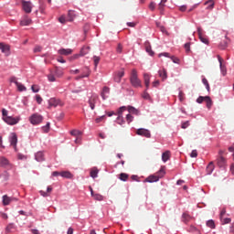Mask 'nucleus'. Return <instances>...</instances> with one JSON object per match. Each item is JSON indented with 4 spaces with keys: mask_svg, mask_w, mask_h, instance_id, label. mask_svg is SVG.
<instances>
[{
    "mask_svg": "<svg viewBox=\"0 0 234 234\" xmlns=\"http://www.w3.org/2000/svg\"><path fill=\"white\" fill-rule=\"evenodd\" d=\"M63 69L55 67L51 69L50 73L48 75V81L54 82L56 81V78H61L63 76Z\"/></svg>",
    "mask_w": 234,
    "mask_h": 234,
    "instance_id": "f257e3e1",
    "label": "nucleus"
},
{
    "mask_svg": "<svg viewBox=\"0 0 234 234\" xmlns=\"http://www.w3.org/2000/svg\"><path fill=\"white\" fill-rule=\"evenodd\" d=\"M165 176V166H163L155 175H152L148 176L145 179V182H149V183L158 182V180H160V178H164Z\"/></svg>",
    "mask_w": 234,
    "mask_h": 234,
    "instance_id": "f03ea898",
    "label": "nucleus"
},
{
    "mask_svg": "<svg viewBox=\"0 0 234 234\" xmlns=\"http://www.w3.org/2000/svg\"><path fill=\"white\" fill-rule=\"evenodd\" d=\"M130 81H131L133 87H135V88L142 87V80H140V79H138V72L136 71V69L132 70Z\"/></svg>",
    "mask_w": 234,
    "mask_h": 234,
    "instance_id": "7ed1b4c3",
    "label": "nucleus"
},
{
    "mask_svg": "<svg viewBox=\"0 0 234 234\" xmlns=\"http://www.w3.org/2000/svg\"><path fill=\"white\" fill-rule=\"evenodd\" d=\"M29 122L32 125H39L43 122V116L39 113H34L30 116Z\"/></svg>",
    "mask_w": 234,
    "mask_h": 234,
    "instance_id": "20e7f679",
    "label": "nucleus"
},
{
    "mask_svg": "<svg viewBox=\"0 0 234 234\" xmlns=\"http://www.w3.org/2000/svg\"><path fill=\"white\" fill-rule=\"evenodd\" d=\"M63 105H65V102L60 99L51 98L48 100V109H50V107H63Z\"/></svg>",
    "mask_w": 234,
    "mask_h": 234,
    "instance_id": "39448f33",
    "label": "nucleus"
},
{
    "mask_svg": "<svg viewBox=\"0 0 234 234\" xmlns=\"http://www.w3.org/2000/svg\"><path fill=\"white\" fill-rule=\"evenodd\" d=\"M100 101V97H98V94L93 93L88 103L91 109V111H94V109H96V103H98Z\"/></svg>",
    "mask_w": 234,
    "mask_h": 234,
    "instance_id": "423d86ee",
    "label": "nucleus"
},
{
    "mask_svg": "<svg viewBox=\"0 0 234 234\" xmlns=\"http://www.w3.org/2000/svg\"><path fill=\"white\" fill-rule=\"evenodd\" d=\"M217 165L219 166L220 169H226V167H228V160L224 155L218 156Z\"/></svg>",
    "mask_w": 234,
    "mask_h": 234,
    "instance_id": "0eeeda50",
    "label": "nucleus"
},
{
    "mask_svg": "<svg viewBox=\"0 0 234 234\" xmlns=\"http://www.w3.org/2000/svg\"><path fill=\"white\" fill-rule=\"evenodd\" d=\"M19 120H21L19 117H4V122L7 123V125H17V123H19Z\"/></svg>",
    "mask_w": 234,
    "mask_h": 234,
    "instance_id": "6e6552de",
    "label": "nucleus"
},
{
    "mask_svg": "<svg viewBox=\"0 0 234 234\" xmlns=\"http://www.w3.org/2000/svg\"><path fill=\"white\" fill-rule=\"evenodd\" d=\"M135 134H138V136H144V138H151V132L145 128L137 129Z\"/></svg>",
    "mask_w": 234,
    "mask_h": 234,
    "instance_id": "1a4fd4ad",
    "label": "nucleus"
},
{
    "mask_svg": "<svg viewBox=\"0 0 234 234\" xmlns=\"http://www.w3.org/2000/svg\"><path fill=\"white\" fill-rule=\"evenodd\" d=\"M125 110V106H122L118 111L117 123L119 125H123V123H125V121L123 120V111Z\"/></svg>",
    "mask_w": 234,
    "mask_h": 234,
    "instance_id": "9d476101",
    "label": "nucleus"
},
{
    "mask_svg": "<svg viewBox=\"0 0 234 234\" xmlns=\"http://www.w3.org/2000/svg\"><path fill=\"white\" fill-rule=\"evenodd\" d=\"M3 206H10L11 202H17L16 197H10L6 195L2 197Z\"/></svg>",
    "mask_w": 234,
    "mask_h": 234,
    "instance_id": "9b49d317",
    "label": "nucleus"
},
{
    "mask_svg": "<svg viewBox=\"0 0 234 234\" xmlns=\"http://www.w3.org/2000/svg\"><path fill=\"white\" fill-rule=\"evenodd\" d=\"M0 167H5V169H12V165L6 157H0Z\"/></svg>",
    "mask_w": 234,
    "mask_h": 234,
    "instance_id": "f8f14e48",
    "label": "nucleus"
},
{
    "mask_svg": "<svg viewBox=\"0 0 234 234\" xmlns=\"http://www.w3.org/2000/svg\"><path fill=\"white\" fill-rule=\"evenodd\" d=\"M22 8H23L24 12H26V14H30L32 12V3L23 1L22 2Z\"/></svg>",
    "mask_w": 234,
    "mask_h": 234,
    "instance_id": "ddd939ff",
    "label": "nucleus"
},
{
    "mask_svg": "<svg viewBox=\"0 0 234 234\" xmlns=\"http://www.w3.org/2000/svg\"><path fill=\"white\" fill-rule=\"evenodd\" d=\"M122 76H125V71H123V69L120 70V71H117L114 75V81L116 83H120V81H122Z\"/></svg>",
    "mask_w": 234,
    "mask_h": 234,
    "instance_id": "4468645a",
    "label": "nucleus"
},
{
    "mask_svg": "<svg viewBox=\"0 0 234 234\" xmlns=\"http://www.w3.org/2000/svg\"><path fill=\"white\" fill-rule=\"evenodd\" d=\"M28 25H32V19L28 18L27 16H25L21 20H20V26L21 27H28Z\"/></svg>",
    "mask_w": 234,
    "mask_h": 234,
    "instance_id": "2eb2a0df",
    "label": "nucleus"
},
{
    "mask_svg": "<svg viewBox=\"0 0 234 234\" xmlns=\"http://www.w3.org/2000/svg\"><path fill=\"white\" fill-rule=\"evenodd\" d=\"M9 142H10V144L12 145V147H14V149H16V147L17 145V135L15 133H11Z\"/></svg>",
    "mask_w": 234,
    "mask_h": 234,
    "instance_id": "dca6fc26",
    "label": "nucleus"
},
{
    "mask_svg": "<svg viewBox=\"0 0 234 234\" xmlns=\"http://www.w3.org/2000/svg\"><path fill=\"white\" fill-rule=\"evenodd\" d=\"M0 50L3 52V54H5V56L10 55V46H8V45L0 43Z\"/></svg>",
    "mask_w": 234,
    "mask_h": 234,
    "instance_id": "f3484780",
    "label": "nucleus"
},
{
    "mask_svg": "<svg viewBox=\"0 0 234 234\" xmlns=\"http://www.w3.org/2000/svg\"><path fill=\"white\" fill-rule=\"evenodd\" d=\"M89 76H90V69H89V68H85L83 74L76 77L75 80L78 81L79 80H83V78H89Z\"/></svg>",
    "mask_w": 234,
    "mask_h": 234,
    "instance_id": "a211bd4d",
    "label": "nucleus"
},
{
    "mask_svg": "<svg viewBox=\"0 0 234 234\" xmlns=\"http://www.w3.org/2000/svg\"><path fill=\"white\" fill-rule=\"evenodd\" d=\"M58 54H59V56H70V54H72V49L71 48H60L58 50Z\"/></svg>",
    "mask_w": 234,
    "mask_h": 234,
    "instance_id": "6ab92c4d",
    "label": "nucleus"
},
{
    "mask_svg": "<svg viewBox=\"0 0 234 234\" xmlns=\"http://www.w3.org/2000/svg\"><path fill=\"white\" fill-rule=\"evenodd\" d=\"M197 34L202 43H204L205 45H207L209 43V40H207V37L202 36V29L200 27L197 28Z\"/></svg>",
    "mask_w": 234,
    "mask_h": 234,
    "instance_id": "aec40b11",
    "label": "nucleus"
},
{
    "mask_svg": "<svg viewBox=\"0 0 234 234\" xmlns=\"http://www.w3.org/2000/svg\"><path fill=\"white\" fill-rule=\"evenodd\" d=\"M218 62H219V67H220V70H221V74L222 76H226V74H228V70L226 69V66H224L222 64V58L220 56H218Z\"/></svg>",
    "mask_w": 234,
    "mask_h": 234,
    "instance_id": "412c9836",
    "label": "nucleus"
},
{
    "mask_svg": "<svg viewBox=\"0 0 234 234\" xmlns=\"http://www.w3.org/2000/svg\"><path fill=\"white\" fill-rule=\"evenodd\" d=\"M35 160H37V162H45V154L43 152H37L35 154Z\"/></svg>",
    "mask_w": 234,
    "mask_h": 234,
    "instance_id": "4be33fe9",
    "label": "nucleus"
},
{
    "mask_svg": "<svg viewBox=\"0 0 234 234\" xmlns=\"http://www.w3.org/2000/svg\"><path fill=\"white\" fill-rule=\"evenodd\" d=\"M144 85L146 89H149V85L151 83V76L147 73L144 74Z\"/></svg>",
    "mask_w": 234,
    "mask_h": 234,
    "instance_id": "5701e85b",
    "label": "nucleus"
},
{
    "mask_svg": "<svg viewBox=\"0 0 234 234\" xmlns=\"http://www.w3.org/2000/svg\"><path fill=\"white\" fill-rule=\"evenodd\" d=\"M110 91L111 90L109 89V87L107 86L103 87L102 91L101 93L102 100H107L106 94H109Z\"/></svg>",
    "mask_w": 234,
    "mask_h": 234,
    "instance_id": "b1692460",
    "label": "nucleus"
},
{
    "mask_svg": "<svg viewBox=\"0 0 234 234\" xmlns=\"http://www.w3.org/2000/svg\"><path fill=\"white\" fill-rule=\"evenodd\" d=\"M171 158V152L170 151H165V153L162 154V160L163 162H167Z\"/></svg>",
    "mask_w": 234,
    "mask_h": 234,
    "instance_id": "393cba45",
    "label": "nucleus"
},
{
    "mask_svg": "<svg viewBox=\"0 0 234 234\" xmlns=\"http://www.w3.org/2000/svg\"><path fill=\"white\" fill-rule=\"evenodd\" d=\"M215 171V165L213 162H210L208 165L207 166V174L211 175Z\"/></svg>",
    "mask_w": 234,
    "mask_h": 234,
    "instance_id": "a878e982",
    "label": "nucleus"
},
{
    "mask_svg": "<svg viewBox=\"0 0 234 234\" xmlns=\"http://www.w3.org/2000/svg\"><path fill=\"white\" fill-rule=\"evenodd\" d=\"M159 78H162L163 81L167 80V71L165 69H161L158 71Z\"/></svg>",
    "mask_w": 234,
    "mask_h": 234,
    "instance_id": "bb28decb",
    "label": "nucleus"
},
{
    "mask_svg": "<svg viewBox=\"0 0 234 234\" xmlns=\"http://www.w3.org/2000/svg\"><path fill=\"white\" fill-rule=\"evenodd\" d=\"M193 218L189 216V214L187 213H183L182 215V220L185 222V224H187V222H189L190 220H192Z\"/></svg>",
    "mask_w": 234,
    "mask_h": 234,
    "instance_id": "cd10ccee",
    "label": "nucleus"
},
{
    "mask_svg": "<svg viewBox=\"0 0 234 234\" xmlns=\"http://www.w3.org/2000/svg\"><path fill=\"white\" fill-rule=\"evenodd\" d=\"M89 52H90V47H89V46L83 47L80 50V56H87V54H89Z\"/></svg>",
    "mask_w": 234,
    "mask_h": 234,
    "instance_id": "c85d7f7f",
    "label": "nucleus"
},
{
    "mask_svg": "<svg viewBox=\"0 0 234 234\" xmlns=\"http://www.w3.org/2000/svg\"><path fill=\"white\" fill-rule=\"evenodd\" d=\"M145 50L150 56H154V52L151 48V44L149 42H145Z\"/></svg>",
    "mask_w": 234,
    "mask_h": 234,
    "instance_id": "c756f323",
    "label": "nucleus"
},
{
    "mask_svg": "<svg viewBox=\"0 0 234 234\" xmlns=\"http://www.w3.org/2000/svg\"><path fill=\"white\" fill-rule=\"evenodd\" d=\"M98 173H100V170H98V168L94 167L90 170V176L91 178H98Z\"/></svg>",
    "mask_w": 234,
    "mask_h": 234,
    "instance_id": "7c9ffc66",
    "label": "nucleus"
},
{
    "mask_svg": "<svg viewBox=\"0 0 234 234\" xmlns=\"http://www.w3.org/2000/svg\"><path fill=\"white\" fill-rule=\"evenodd\" d=\"M205 101L207 109H211V106L213 105V101H211V98L209 96H205Z\"/></svg>",
    "mask_w": 234,
    "mask_h": 234,
    "instance_id": "2f4dec72",
    "label": "nucleus"
},
{
    "mask_svg": "<svg viewBox=\"0 0 234 234\" xmlns=\"http://www.w3.org/2000/svg\"><path fill=\"white\" fill-rule=\"evenodd\" d=\"M119 179L122 180V182H127V180H129V176L125 173H121L119 175Z\"/></svg>",
    "mask_w": 234,
    "mask_h": 234,
    "instance_id": "473e14b6",
    "label": "nucleus"
},
{
    "mask_svg": "<svg viewBox=\"0 0 234 234\" xmlns=\"http://www.w3.org/2000/svg\"><path fill=\"white\" fill-rule=\"evenodd\" d=\"M60 176L63 178H72V175L69 171L60 172Z\"/></svg>",
    "mask_w": 234,
    "mask_h": 234,
    "instance_id": "72a5a7b5",
    "label": "nucleus"
},
{
    "mask_svg": "<svg viewBox=\"0 0 234 234\" xmlns=\"http://www.w3.org/2000/svg\"><path fill=\"white\" fill-rule=\"evenodd\" d=\"M205 5H207V9L212 10V8H214L215 6V2H213V0H208L207 2H205Z\"/></svg>",
    "mask_w": 234,
    "mask_h": 234,
    "instance_id": "f704fd0d",
    "label": "nucleus"
},
{
    "mask_svg": "<svg viewBox=\"0 0 234 234\" xmlns=\"http://www.w3.org/2000/svg\"><path fill=\"white\" fill-rule=\"evenodd\" d=\"M0 178L4 180V182H6L8 178H10V174H8L6 171H5L2 175H0Z\"/></svg>",
    "mask_w": 234,
    "mask_h": 234,
    "instance_id": "c9c22d12",
    "label": "nucleus"
},
{
    "mask_svg": "<svg viewBox=\"0 0 234 234\" xmlns=\"http://www.w3.org/2000/svg\"><path fill=\"white\" fill-rule=\"evenodd\" d=\"M128 112L131 113V114H136L138 115L139 112L136 108L133 107V106H129L128 107Z\"/></svg>",
    "mask_w": 234,
    "mask_h": 234,
    "instance_id": "e433bc0d",
    "label": "nucleus"
},
{
    "mask_svg": "<svg viewBox=\"0 0 234 234\" xmlns=\"http://www.w3.org/2000/svg\"><path fill=\"white\" fill-rule=\"evenodd\" d=\"M16 87H17V90H19V92H23L25 90H27V87H25V85L21 84V83H16Z\"/></svg>",
    "mask_w": 234,
    "mask_h": 234,
    "instance_id": "4c0bfd02",
    "label": "nucleus"
},
{
    "mask_svg": "<svg viewBox=\"0 0 234 234\" xmlns=\"http://www.w3.org/2000/svg\"><path fill=\"white\" fill-rule=\"evenodd\" d=\"M202 83H203V85H205V87H206L207 92H209L210 88H209V82L207 81V79L203 78V79H202Z\"/></svg>",
    "mask_w": 234,
    "mask_h": 234,
    "instance_id": "58836bf2",
    "label": "nucleus"
},
{
    "mask_svg": "<svg viewBox=\"0 0 234 234\" xmlns=\"http://www.w3.org/2000/svg\"><path fill=\"white\" fill-rule=\"evenodd\" d=\"M71 136H76L77 138L81 135V132L79 130H72L70 132Z\"/></svg>",
    "mask_w": 234,
    "mask_h": 234,
    "instance_id": "ea45409f",
    "label": "nucleus"
},
{
    "mask_svg": "<svg viewBox=\"0 0 234 234\" xmlns=\"http://www.w3.org/2000/svg\"><path fill=\"white\" fill-rule=\"evenodd\" d=\"M94 200H98L99 202H101L103 200V197L101 194H95L92 196Z\"/></svg>",
    "mask_w": 234,
    "mask_h": 234,
    "instance_id": "a19ab883",
    "label": "nucleus"
},
{
    "mask_svg": "<svg viewBox=\"0 0 234 234\" xmlns=\"http://www.w3.org/2000/svg\"><path fill=\"white\" fill-rule=\"evenodd\" d=\"M207 228H210L211 229H215V221L213 219H210L207 222Z\"/></svg>",
    "mask_w": 234,
    "mask_h": 234,
    "instance_id": "79ce46f5",
    "label": "nucleus"
},
{
    "mask_svg": "<svg viewBox=\"0 0 234 234\" xmlns=\"http://www.w3.org/2000/svg\"><path fill=\"white\" fill-rule=\"evenodd\" d=\"M42 131L48 133V131H50V122H47V124L42 127Z\"/></svg>",
    "mask_w": 234,
    "mask_h": 234,
    "instance_id": "37998d69",
    "label": "nucleus"
},
{
    "mask_svg": "<svg viewBox=\"0 0 234 234\" xmlns=\"http://www.w3.org/2000/svg\"><path fill=\"white\" fill-rule=\"evenodd\" d=\"M67 21H69V22L74 21V15L70 11H69V13H68Z\"/></svg>",
    "mask_w": 234,
    "mask_h": 234,
    "instance_id": "c03bdc74",
    "label": "nucleus"
},
{
    "mask_svg": "<svg viewBox=\"0 0 234 234\" xmlns=\"http://www.w3.org/2000/svg\"><path fill=\"white\" fill-rule=\"evenodd\" d=\"M93 61H94V65H95V69H96L98 67L99 63H100V57L94 56L93 57Z\"/></svg>",
    "mask_w": 234,
    "mask_h": 234,
    "instance_id": "a18cd8bd",
    "label": "nucleus"
},
{
    "mask_svg": "<svg viewBox=\"0 0 234 234\" xmlns=\"http://www.w3.org/2000/svg\"><path fill=\"white\" fill-rule=\"evenodd\" d=\"M186 52H191V43L187 42L185 44Z\"/></svg>",
    "mask_w": 234,
    "mask_h": 234,
    "instance_id": "49530a36",
    "label": "nucleus"
},
{
    "mask_svg": "<svg viewBox=\"0 0 234 234\" xmlns=\"http://www.w3.org/2000/svg\"><path fill=\"white\" fill-rule=\"evenodd\" d=\"M157 27H159V30L163 32V34H167V30H165V27L164 26H160L159 23H156Z\"/></svg>",
    "mask_w": 234,
    "mask_h": 234,
    "instance_id": "de8ad7c7",
    "label": "nucleus"
},
{
    "mask_svg": "<svg viewBox=\"0 0 234 234\" xmlns=\"http://www.w3.org/2000/svg\"><path fill=\"white\" fill-rule=\"evenodd\" d=\"M186 94L183 93V91H179V95H178V98H179V101H184V100L186 99Z\"/></svg>",
    "mask_w": 234,
    "mask_h": 234,
    "instance_id": "09e8293b",
    "label": "nucleus"
},
{
    "mask_svg": "<svg viewBox=\"0 0 234 234\" xmlns=\"http://www.w3.org/2000/svg\"><path fill=\"white\" fill-rule=\"evenodd\" d=\"M2 116H3V120H5V118H6V117H9L8 111H6V109L2 110Z\"/></svg>",
    "mask_w": 234,
    "mask_h": 234,
    "instance_id": "8fccbe9b",
    "label": "nucleus"
},
{
    "mask_svg": "<svg viewBox=\"0 0 234 234\" xmlns=\"http://www.w3.org/2000/svg\"><path fill=\"white\" fill-rule=\"evenodd\" d=\"M133 120H134V117H133V115H131V114L126 115V121L128 123H131V122H133Z\"/></svg>",
    "mask_w": 234,
    "mask_h": 234,
    "instance_id": "3c124183",
    "label": "nucleus"
},
{
    "mask_svg": "<svg viewBox=\"0 0 234 234\" xmlns=\"http://www.w3.org/2000/svg\"><path fill=\"white\" fill-rule=\"evenodd\" d=\"M58 21H59V23H61L62 25H65V23H67V21H69V20H67V18H65V16H60V17L58 18Z\"/></svg>",
    "mask_w": 234,
    "mask_h": 234,
    "instance_id": "603ef678",
    "label": "nucleus"
},
{
    "mask_svg": "<svg viewBox=\"0 0 234 234\" xmlns=\"http://www.w3.org/2000/svg\"><path fill=\"white\" fill-rule=\"evenodd\" d=\"M143 98L144 100H150L151 99V96L148 94L147 90H144V93H143Z\"/></svg>",
    "mask_w": 234,
    "mask_h": 234,
    "instance_id": "864d4df0",
    "label": "nucleus"
},
{
    "mask_svg": "<svg viewBox=\"0 0 234 234\" xmlns=\"http://www.w3.org/2000/svg\"><path fill=\"white\" fill-rule=\"evenodd\" d=\"M206 101V97H203V96H199L197 99V103H203V101Z\"/></svg>",
    "mask_w": 234,
    "mask_h": 234,
    "instance_id": "5fc2aeb1",
    "label": "nucleus"
},
{
    "mask_svg": "<svg viewBox=\"0 0 234 234\" xmlns=\"http://www.w3.org/2000/svg\"><path fill=\"white\" fill-rule=\"evenodd\" d=\"M191 158H197L198 156V152L197 150H193L190 154Z\"/></svg>",
    "mask_w": 234,
    "mask_h": 234,
    "instance_id": "6e6d98bb",
    "label": "nucleus"
},
{
    "mask_svg": "<svg viewBox=\"0 0 234 234\" xmlns=\"http://www.w3.org/2000/svg\"><path fill=\"white\" fill-rule=\"evenodd\" d=\"M116 50L118 54H122V51L123 50V46H122V44H118Z\"/></svg>",
    "mask_w": 234,
    "mask_h": 234,
    "instance_id": "4d7b16f0",
    "label": "nucleus"
},
{
    "mask_svg": "<svg viewBox=\"0 0 234 234\" xmlns=\"http://www.w3.org/2000/svg\"><path fill=\"white\" fill-rule=\"evenodd\" d=\"M31 90H33L34 92H39V86L37 85H33L31 87Z\"/></svg>",
    "mask_w": 234,
    "mask_h": 234,
    "instance_id": "13d9d810",
    "label": "nucleus"
},
{
    "mask_svg": "<svg viewBox=\"0 0 234 234\" xmlns=\"http://www.w3.org/2000/svg\"><path fill=\"white\" fill-rule=\"evenodd\" d=\"M12 229H14V224H9V225H7V227H6V231H7V233H10V231H12Z\"/></svg>",
    "mask_w": 234,
    "mask_h": 234,
    "instance_id": "bf43d9fd",
    "label": "nucleus"
},
{
    "mask_svg": "<svg viewBox=\"0 0 234 234\" xmlns=\"http://www.w3.org/2000/svg\"><path fill=\"white\" fill-rule=\"evenodd\" d=\"M37 103L40 105L41 101H43V98L40 95H36Z\"/></svg>",
    "mask_w": 234,
    "mask_h": 234,
    "instance_id": "052dcab7",
    "label": "nucleus"
},
{
    "mask_svg": "<svg viewBox=\"0 0 234 234\" xmlns=\"http://www.w3.org/2000/svg\"><path fill=\"white\" fill-rule=\"evenodd\" d=\"M39 193H40L41 197H50V194H48V192H45L43 190H40Z\"/></svg>",
    "mask_w": 234,
    "mask_h": 234,
    "instance_id": "680f3d73",
    "label": "nucleus"
},
{
    "mask_svg": "<svg viewBox=\"0 0 234 234\" xmlns=\"http://www.w3.org/2000/svg\"><path fill=\"white\" fill-rule=\"evenodd\" d=\"M188 125H189V122L186 121L182 123L181 127H182V129H187Z\"/></svg>",
    "mask_w": 234,
    "mask_h": 234,
    "instance_id": "e2e57ef3",
    "label": "nucleus"
},
{
    "mask_svg": "<svg viewBox=\"0 0 234 234\" xmlns=\"http://www.w3.org/2000/svg\"><path fill=\"white\" fill-rule=\"evenodd\" d=\"M223 224H229L231 222V218H225L222 219Z\"/></svg>",
    "mask_w": 234,
    "mask_h": 234,
    "instance_id": "0e129e2a",
    "label": "nucleus"
},
{
    "mask_svg": "<svg viewBox=\"0 0 234 234\" xmlns=\"http://www.w3.org/2000/svg\"><path fill=\"white\" fill-rule=\"evenodd\" d=\"M189 231H190L191 233H195V231H198V229H197L195 226H190Z\"/></svg>",
    "mask_w": 234,
    "mask_h": 234,
    "instance_id": "69168bd1",
    "label": "nucleus"
},
{
    "mask_svg": "<svg viewBox=\"0 0 234 234\" xmlns=\"http://www.w3.org/2000/svg\"><path fill=\"white\" fill-rule=\"evenodd\" d=\"M34 52L37 53V52H41V47L40 46H36L34 48Z\"/></svg>",
    "mask_w": 234,
    "mask_h": 234,
    "instance_id": "338daca9",
    "label": "nucleus"
},
{
    "mask_svg": "<svg viewBox=\"0 0 234 234\" xmlns=\"http://www.w3.org/2000/svg\"><path fill=\"white\" fill-rule=\"evenodd\" d=\"M149 8H150V10H154V8H155V4H154V2L150 3Z\"/></svg>",
    "mask_w": 234,
    "mask_h": 234,
    "instance_id": "774afa93",
    "label": "nucleus"
}]
</instances>
